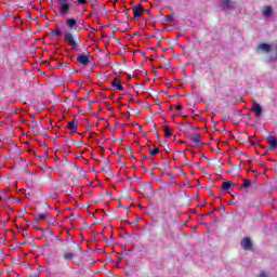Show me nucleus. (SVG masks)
Instances as JSON below:
<instances>
[{
    "label": "nucleus",
    "instance_id": "nucleus-15",
    "mask_svg": "<svg viewBox=\"0 0 277 277\" xmlns=\"http://www.w3.org/2000/svg\"><path fill=\"white\" fill-rule=\"evenodd\" d=\"M50 36H57V38H60V36H62V30H60V26H55V29L51 30Z\"/></svg>",
    "mask_w": 277,
    "mask_h": 277
},
{
    "label": "nucleus",
    "instance_id": "nucleus-45",
    "mask_svg": "<svg viewBox=\"0 0 277 277\" xmlns=\"http://www.w3.org/2000/svg\"><path fill=\"white\" fill-rule=\"evenodd\" d=\"M113 36H116V32L113 31Z\"/></svg>",
    "mask_w": 277,
    "mask_h": 277
},
{
    "label": "nucleus",
    "instance_id": "nucleus-46",
    "mask_svg": "<svg viewBox=\"0 0 277 277\" xmlns=\"http://www.w3.org/2000/svg\"><path fill=\"white\" fill-rule=\"evenodd\" d=\"M158 44H161V41H158Z\"/></svg>",
    "mask_w": 277,
    "mask_h": 277
},
{
    "label": "nucleus",
    "instance_id": "nucleus-24",
    "mask_svg": "<svg viewBox=\"0 0 277 277\" xmlns=\"http://www.w3.org/2000/svg\"><path fill=\"white\" fill-rule=\"evenodd\" d=\"M56 220L55 219H50L49 221H48V224H49V226H55V224H56Z\"/></svg>",
    "mask_w": 277,
    "mask_h": 277
},
{
    "label": "nucleus",
    "instance_id": "nucleus-3",
    "mask_svg": "<svg viewBox=\"0 0 277 277\" xmlns=\"http://www.w3.org/2000/svg\"><path fill=\"white\" fill-rule=\"evenodd\" d=\"M240 246L242 250H246L247 252H254V245L252 243V239H250V237L242 238Z\"/></svg>",
    "mask_w": 277,
    "mask_h": 277
},
{
    "label": "nucleus",
    "instance_id": "nucleus-25",
    "mask_svg": "<svg viewBox=\"0 0 277 277\" xmlns=\"http://www.w3.org/2000/svg\"><path fill=\"white\" fill-rule=\"evenodd\" d=\"M214 161H215L216 163H220L219 170H222V166H224V163H222V162L220 161V159H217V158H214Z\"/></svg>",
    "mask_w": 277,
    "mask_h": 277
},
{
    "label": "nucleus",
    "instance_id": "nucleus-17",
    "mask_svg": "<svg viewBox=\"0 0 277 277\" xmlns=\"http://www.w3.org/2000/svg\"><path fill=\"white\" fill-rule=\"evenodd\" d=\"M264 16H272V6H265L263 10Z\"/></svg>",
    "mask_w": 277,
    "mask_h": 277
},
{
    "label": "nucleus",
    "instance_id": "nucleus-38",
    "mask_svg": "<svg viewBox=\"0 0 277 277\" xmlns=\"http://www.w3.org/2000/svg\"><path fill=\"white\" fill-rule=\"evenodd\" d=\"M210 215H215V212L213 210H211Z\"/></svg>",
    "mask_w": 277,
    "mask_h": 277
},
{
    "label": "nucleus",
    "instance_id": "nucleus-6",
    "mask_svg": "<svg viewBox=\"0 0 277 277\" xmlns=\"http://www.w3.org/2000/svg\"><path fill=\"white\" fill-rule=\"evenodd\" d=\"M65 25H67L68 29H71L72 31H77V19L71 17L67 18L65 21Z\"/></svg>",
    "mask_w": 277,
    "mask_h": 277
},
{
    "label": "nucleus",
    "instance_id": "nucleus-2",
    "mask_svg": "<svg viewBox=\"0 0 277 277\" xmlns=\"http://www.w3.org/2000/svg\"><path fill=\"white\" fill-rule=\"evenodd\" d=\"M70 1L72 0H57L60 5V14L61 16H67L70 12Z\"/></svg>",
    "mask_w": 277,
    "mask_h": 277
},
{
    "label": "nucleus",
    "instance_id": "nucleus-23",
    "mask_svg": "<svg viewBox=\"0 0 277 277\" xmlns=\"http://www.w3.org/2000/svg\"><path fill=\"white\" fill-rule=\"evenodd\" d=\"M121 14H124V16L127 17V21L124 23L126 25H128L129 18H131V15L127 11H121Z\"/></svg>",
    "mask_w": 277,
    "mask_h": 277
},
{
    "label": "nucleus",
    "instance_id": "nucleus-10",
    "mask_svg": "<svg viewBox=\"0 0 277 277\" xmlns=\"http://www.w3.org/2000/svg\"><path fill=\"white\" fill-rule=\"evenodd\" d=\"M221 8L223 10H230V8H233V1H230V0H221Z\"/></svg>",
    "mask_w": 277,
    "mask_h": 277
},
{
    "label": "nucleus",
    "instance_id": "nucleus-37",
    "mask_svg": "<svg viewBox=\"0 0 277 277\" xmlns=\"http://www.w3.org/2000/svg\"><path fill=\"white\" fill-rule=\"evenodd\" d=\"M130 159H135V156H133V154H130Z\"/></svg>",
    "mask_w": 277,
    "mask_h": 277
},
{
    "label": "nucleus",
    "instance_id": "nucleus-28",
    "mask_svg": "<svg viewBox=\"0 0 277 277\" xmlns=\"http://www.w3.org/2000/svg\"><path fill=\"white\" fill-rule=\"evenodd\" d=\"M175 109H177V111H181V109H183V105L177 104V105L175 106Z\"/></svg>",
    "mask_w": 277,
    "mask_h": 277
},
{
    "label": "nucleus",
    "instance_id": "nucleus-40",
    "mask_svg": "<svg viewBox=\"0 0 277 277\" xmlns=\"http://www.w3.org/2000/svg\"><path fill=\"white\" fill-rule=\"evenodd\" d=\"M111 37L114 38V40H116V42H118V39H116L115 35H111Z\"/></svg>",
    "mask_w": 277,
    "mask_h": 277
},
{
    "label": "nucleus",
    "instance_id": "nucleus-39",
    "mask_svg": "<svg viewBox=\"0 0 277 277\" xmlns=\"http://www.w3.org/2000/svg\"><path fill=\"white\" fill-rule=\"evenodd\" d=\"M206 215L207 214H200L201 220H203Z\"/></svg>",
    "mask_w": 277,
    "mask_h": 277
},
{
    "label": "nucleus",
    "instance_id": "nucleus-27",
    "mask_svg": "<svg viewBox=\"0 0 277 277\" xmlns=\"http://www.w3.org/2000/svg\"><path fill=\"white\" fill-rule=\"evenodd\" d=\"M66 241H71V243H75V238L72 236H68Z\"/></svg>",
    "mask_w": 277,
    "mask_h": 277
},
{
    "label": "nucleus",
    "instance_id": "nucleus-12",
    "mask_svg": "<svg viewBox=\"0 0 277 277\" xmlns=\"http://www.w3.org/2000/svg\"><path fill=\"white\" fill-rule=\"evenodd\" d=\"M259 49L264 51V53H269V51H272V45L267 43H260Z\"/></svg>",
    "mask_w": 277,
    "mask_h": 277
},
{
    "label": "nucleus",
    "instance_id": "nucleus-34",
    "mask_svg": "<svg viewBox=\"0 0 277 277\" xmlns=\"http://www.w3.org/2000/svg\"><path fill=\"white\" fill-rule=\"evenodd\" d=\"M167 21H172V15H167Z\"/></svg>",
    "mask_w": 277,
    "mask_h": 277
},
{
    "label": "nucleus",
    "instance_id": "nucleus-4",
    "mask_svg": "<svg viewBox=\"0 0 277 277\" xmlns=\"http://www.w3.org/2000/svg\"><path fill=\"white\" fill-rule=\"evenodd\" d=\"M110 85L111 88H115V90H120L121 92L124 91V87H122V82L118 77L114 78V80L110 82Z\"/></svg>",
    "mask_w": 277,
    "mask_h": 277
},
{
    "label": "nucleus",
    "instance_id": "nucleus-42",
    "mask_svg": "<svg viewBox=\"0 0 277 277\" xmlns=\"http://www.w3.org/2000/svg\"><path fill=\"white\" fill-rule=\"evenodd\" d=\"M142 169H143V170H146V167L142 166Z\"/></svg>",
    "mask_w": 277,
    "mask_h": 277
},
{
    "label": "nucleus",
    "instance_id": "nucleus-43",
    "mask_svg": "<svg viewBox=\"0 0 277 277\" xmlns=\"http://www.w3.org/2000/svg\"><path fill=\"white\" fill-rule=\"evenodd\" d=\"M23 122H27V119H24Z\"/></svg>",
    "mask_w": 277,
    "mask_h": 277
},
{
    "label": "nucleus",
    "instance_id": "nucleus-47",
    "mask_svg": "<svg viewBox=\"0 0 277 277\" xmlns=\"http://www.w3.org/2000/svg\"><path fill=\"white\" fill-rule=\"evenodd\" d=\"M119 142H122V138H119Z\"/></svg>",
    "mask_w": 277,
    "mask_h": 277
},
{
    "label": "nucleus",
    "instance_id": "nucleus-1",
    "mask_svg": "<svg viewBox=\"0 0 277 277\" xmlns=\"http://www.w3.org/2000/svg\"><path fill=\"white\" fill-rule=\"evenodd\" d=\"M64 41L71 47L72 51H77L79 42H81V37L72 35V32L66 30L64 34Z\"/></svg>",
    "mask_w": 277,
    "mask_h": 277
},
{
    "label": "nucleus",
    "instance_id": "nucleus-29",
    "mask_svg": "<svg viewBox=\"0 0 277 277\" xmlns=\"http://www.w3.org/2000/svg\"><path fill=\"white\" fill-rule=\"evenodd\" d=\"M258 277H268L266 274H265V272L264 271H262L260 274H259V276Z\"/></svg>",
    "mask_w": 277,
    "mask_h": 277
},
{
    "label": "nucleus",
    "instance_id": "nucleus-32",
    "mask_svg": "<svg viewBox=\"0 0 277 277\" xmlns=\"http://www.w3.org/2000/svg\"><path fill=\"white\" fill-rule=\"evenodd\" d=\"M157 140H161V135H159V132H156Z\"/></svg>",
    "mask_w": 277,
    "mask_h": 277
},
{
    "label": "nucleus",
    "instance_id": "nucleus-14",
    "mask_svg": "<svg viewBox=\"0 0 277 277\" xmlns=\"http://www.w3.org/2000/svg\"><path fill=\"white\" fill-rule=\"evenodd\" d=\"M233 185H235V184H233L232 182H224L221 189H222V192H228V189H230V187H233Z\"/></svg>",
    "mask_w": 277,
    "mask_h": 277
},
{
    "label": "nucleus",
    "instance_id": "nucleus-21",
    "mask_svg": "<svg viewBox=\"0 0 277 277\" xmlns=\"http://www.w3.org/2000/svg\"><path fill=\"white\" fill-rule=\"evenodd\" d=\"M269 145H271L272 149L277 147V140H276V137H273V138L269 140Z\"/></svg>",
    "mask_w": 277,
    "mask_h": 277
},
{
    "label": "nucleus",
    "instance_id": "nucleus-16",
    "mask_svg": "<svg viewBox=\"0 0 277 277\" xmlns=\"http://www.w3.org/2000/svg\"><path fill=\"white\" fill-rule=\"evenodd\" d=\"M251 185H252V181L246 179L243 181V184L240 186V189H248V187H251Z\"/></svg>",
    "mask_w": 277,
    "mask_h": 277
},
{
    "label": "nucleus",
    "instance_id": "nucleus-11",
    "mask_svg": "<svg viewBox=\"0 0 277 277\" xmlns=\"http://www.w3.org/2000/svg\"><path fill=\"white\" fill-rule=\"evenodd\" d=\"M190 141L192 142H195V144L200 145L202 144V140H201V135L198 134V133H194L192 136H190Z\"/></svg>",
    "mask_w": 277,
    "mask_h": 277
},
{
    "label": "nucleus",
    "instance_id": "nucleus-20",
    "mask_svg": "<svg viewBox=\"0 0 277 277\" xmlns=\"http://www.w3.org/2000/svg\"><path fill=\"white\" fill-rule=\"evenodd\" d=\"M49 217V212H43L37 215V220H47Z\"/></svg>",
    "mask_w": 277,
    "mask_h": 277
},
{
    "label": "nucleus",
    "instance_id": "nucleus-18",
    "mask_svg": "<svg viewBox=\"0 0 277 277\" xmlns=\"http://www.w3.org/2000/svg\"><path fill=\"white\" fill-rule=\"evenodd\" d=\"M164 237H166V239H173L174 233H172L170 229L164 230Z\"/></svg>",
    "mask_w": 277,
    "mask_h": 277
},
{
    "label": "nucleus",
    "instance_id": "nucleus-44",
    "mask_svg": "<svg viewBox=\"0 0 277 277\" xmlns=\"http://www.w3.org/2000/svg\"><path fill=\"white\" fill-rule=\"evenodd\" d=\"M3 200V197L0 196V201Z\"/></svg>",
    "mask_w": 277,
    "mask_h": 277
},
{
    "label": "nucleus",
    "instance_id": "nucleus-7",
    "mask_svg": "<svg viewBox=\"0 0 277 277\" xmlns=\"http://www.w3.org/2000/svg\"><path fill=\"white\" fill-rule=\"evenodd\" d=\"M132 11L134 12V18H140V16H142L144 13V6L142 4H137L136 6L132 8Z\"/></svg>",
    "mask_w": 277,
    "mask_h": 277
},
{
    "label": "nucleus",
    "instance_id": "nucleus-41",
    "mask_svg": "<svg viewBox=\"0 0 277 277\" xmlns=\"http://www.w3.org/2000/svg\"><path fill=\"white\" fill-rule=\"evenodd\" d=\"M209 192H210L211 196H213V190L210 189Z\"/></svg>",
    "mask_w": 277,
    "mask_h": 277
},
{
    "label": "nucleus",
    "instance_id": "nucleus-22",
    "mask_svg": "<svg viewBox=\"0 0 277 277\" xmlns=\"http://www.w3.org/2000/svg\"><path fill=\"white\" fill-rule=\"evenodd\" d=\"M159 153V147H155L154 149H149V155L151 157H155Z\"/></svg>",
    "mask_w": 277,
    "mask_h": 277
},
{
    "label": "nucleus",
    "instance_id": "nucleus-8",
    "mask_svg": "<svg viewBox=\"0 0 277 277\" xmlns=\"http://www.w3.org/2000/svg\"><path fill=\"white\" fill-rule=\"evenodd\" d=\"M251 111H255L256 116L261 117V114H263V107L260 106L259 103L254 102L251 107Z\"/></svg>",
    "mask_w": 277,
    "mask_h": 277
},
{
    "label": "nucleus",
    "instance_id": "nucleus-33",
    "mask_svg": "<svg viewBox=\"0 0 277 277\" xmlns=\"http://www.w3.org/2000/svg\"><path fill=\"white\" fill-rule=\"evenodd\" d=\"M146 159H148V156H143L141 161H146Z\"/></svg>",
    "mask_w": 277,
    "mask_h": 277
},
{
    "label": "nucleus",
    "instance_id": "nucleus-35",
    "mask_svg": "<svg viewBox=\"0 0 277 277\" xmlns=\"http://www.w3.org/2000/svg\"><path fill=\"white\" fill-rule=\"evenodd\" d=\"M69 72H77V69L71 68V69H69Z\"/></svg>",
    "mask_w": 277,
    "mask_h": 277
},
{
    "label": "nucleus",
    "instance_id": "nucleus-36",
    "mask_svg": "<svg viewBox=\"0 0 277 277\" xmlns=\"http://www.w3.org/2000/svg\"><path fill=\"white\" fill-rule=\"evenodd\" d=\"M209 76H210V77H214L215 74H214L213 71H210V72H209Z\"/></svg>",
    "mask_w": 277,
    "mask_h": 277
},
{
    "label": "nucleus",
    "instance_id": "nucleus-5",
    "mask_svg": "<svg viewBox=\"0 0 277 277\" xmlns=\"http://www.w3.org/2000/svg\"><path fill=\"white\" fill-rule=\"evenodd\" d=\"M90 60H92V56L90 55H79L77 62L82 66H88L90 64Z\"/></svg>",
    "mask_w": 277,
    "mask_h": 277
},
{
    "label": "nucleus",
    "instance_id": "nucleus-26",
    "mask_svg": "<svg viewBox=\"0 0 277 277\" xmlns=\"http://www.w3.org/2000/svg\"><path fill=\"white\" fill-rule=\"evenodd\" d=\"M77 2L79 3V5H85V3H88V0H77Z\"/></svg>",
    "mask_w": 277,
    "mask_h": 277
},
{
    "label": "nucleus",
    "instance_id": "nucleus-9",
    "mask_svg": "<svg viewBox=\"0 0 277 277\" xmlns=\"http://www.w3.org/2000/svg\"><path fill=\"white\" fill-rule=\"evenodd\" d=\"M78 126H79V121L72 120L67 123V129H69V131H71V133H77Z\"/></svg>",
    "mask_w": 277,
    "mask_h": 277
},
{
    "label": "nucleus",
    "instance_id": "nucleus-31",
    "mask_svg": "<svg viewBox=\"0 0 277 277\" xmlns=\"http://www.w3.org/2000/svg\"><path fill=\"white\" fill-rule=\"evenodd\" d=\"M127 153H130V155H133V150L131 149V147H129V148L127 149Z\"/></svg>",
    "mask_w": 277,
    "mask_h": 277
},
{
    "label": "nucleus",
    "instance_id": "nucleus-30",
    "mask_svg": "<svg viewBox=\"0 0 277 277\" xmlns=\"http://www.w3.org/2000/svg\"><path fill=\"white\" fill-rule=\"evenodd\" d=\"M77 250H78V252H83V250H81V246L80 245H77Z\"/></svg>",
    "mask_w": 277,
    "mask_h": 277
},
{
    "label": "nucleus",
    "instance_id": "nucleus-19",
    "mask_svg": "<svg viewBox=\"0 0 277 277\" xmlns=\"http://www.w3.org/2000/svg\"><path fill=\"white\" fill-rule=\"evenodd\" d=\"M164 135L166 137H172V131L170 130V127L164 126Z\"/></svg>",
    "mask_w": 277,
    "mask_h": 277
},
{
    "label": "nucleus",
    "instance_id": "nucleus-13",
    "mask_svg": "<svg viewBox=\"0 0 277 277\" xmlns=\"http://www.w3.org/2000/svg\"><path fill=\"white\" fill-rule=\"evenodd\" d=\"M64 261H72L75 259L74 252H65L63 255Z\"/></svg>",
    "mask_w": 277,
    "mask_h": 277
}]
</instances>
